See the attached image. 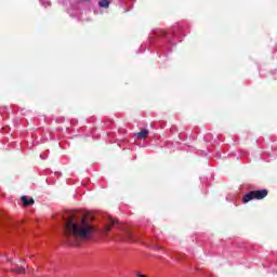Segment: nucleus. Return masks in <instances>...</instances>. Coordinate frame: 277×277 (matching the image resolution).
<instances>
[{
  "instance_id": "1",
  "label": "nucleus",
  "mask_w": 277,
  "mask_h": 277,
  "mask_svg": "<svg viewBox=\"0 0 277 277\" xmlns=\"http://www.w3.org/2000/svg\"><path fill=\"white\" fill-rule=\"evenodd\" d=\"M94 232V225L81 212H72L65 225V235L71 246L92 239Z\"/></svg>"
},
{
  "instance_id": "2",
  "label": "nucleus",
  "mask_w": 277,
  "mask_h": 277,
  "mask_svg": "<svg viewBox=\"0 0 277 277\" xmlns=\"http://www.w3.org/2000/svg\"><path fill=\"white\" fill-rule=\"evenodd\" d=\"M267 196V189L252 190L242 197V202H250V200H263Z\"/></svg>"
},
{
  "instance_id": "3",
  "label": "nucleus",
  "mask_w": 277,
  "mask_h": 277,
  "mask_svg": "<svg viewBox=\"0 0 277 277\" xmlns=\"http://www.w3.org/2000/svg\"><path fill=\"white\" fill-rule=\"evenodd\" d=\"M22 202H23L24 207H31V205H34L35 201H34V198L29 199V197L23 196Z\"/></svg>"
},
{
  "instance_id": "4",
  "label": "nucleus",
  "mask_w": 277,
  "mask_h": 277,
  "mask_svg": "<svg viewBox=\"0 0 277 277\" xmlns=\"http://www.w3.org/2000/svg\"><path fill=\"white\" fill-rule=\"evenodd\" d=\"M137 140H146L148 137V130H142L136 134Z\"/></svg>"
},
{
  "instance_id": "5",
  "label": "nucleus",
  "mask_w": 277,
  "mask_h": 277,
  "mask_svg": "<svg viewBox=\"0 0 277 277\" xmlns=\"http://www.w3.org/2000/svg\"><path fill=\"white\" fill-rule=\"evenodd\" d=\"M116 224V221L114 219H109V224H107L104 227V233H109L111 230V226Z\"/></svg>"
},
{
  "instance_id": "6",
  "label": "nucleus",
  "mask_w": 277,
  "mask_h": 277,
  "mask_svg": "<svg viewBox=\"0 0 277 277\" xmlns=\"http://www.w3.org/2000/svg\"><path fill=\"white\" fill-rule=\"evenodd\" d=\"M98 5H100V8H109V1L100 0Z\"/></svg>"
},
{
  "instance_id": "7",
  "label": "nucleus",
  "mask_w": 277,
  "mask_h": 277,
  "mask_svg": "<svg viewBox=\"0 0 277 277\" xmlns=\"http://www.w3.org/2000/svg\"><path fill=\"white\" fill-rule=\"evenodd\" d=\"M16 272L17 274H25V268H17Z\"/></svg>"
},
{
  "instance_id": "8",
  "label": "nucleus",
  "mask_w": 277,
  "mask_h": 277,
  "mask_svg": "<svg viewBox=\"0 0 277 277\" xmlns=\"http://www.w3.org/2000/svg\"><path fill=\"white\" fill-rule=\"evenodd\" d=\"M136 276H138V277H147L146 275L141 274V273H137Z\"/></svg>"
},
{
  "instance_id": "9",
  "label": "nucleus",
  "mask_w": 277,
  "mask_h": 277,
  "mask_svg": "<svg viewBox=\"0 0 277 277\" xmlns=\"http://www.w3.org/2000/svg\"><path fill=\"white\" fill-rule=\"evenodd\" d=\"M82 1H90V0H82Z\"/></svg>"
}]
</instances>
